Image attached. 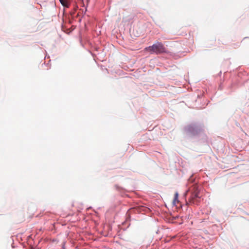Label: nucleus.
Listing matches in <instances>:
<instances>
[{"label": "nucleus", "instance_id": "nucleus-2", "mask_svg": "<svg viewBox=\"0 0 249 249\" xmlns=\"http://www.w3.org/2000/svg\"><path fill=\"white\" fill-rule=\"evenodd\" d=\"M199 191L196 189L194 192H193L189 198V202L191 204H197L200 201V197L199 196Z\"/></svg>", "mask_w": 249, "mask_h": 249}, {"label": "nucleus", "instance_id": "nucleus-1", "mask_svg": "<svg viewBox=\"0 0 249 249\" xmlns=\"http://www.w3.org/2000/svg\"><path fill=\"white\" fill-rule=\"evenodd\" d=\"M145 50L151 53L159 54L165 52L166 49L163 44L159 42L154 43L153 45L146 47Z\"/></svg>", "mask_w": 249, "mask_h": 249}, {"label": "nucleus", "instance_id": "nucleus-4", "mask_svg": "<svg viewBox=\"0 0 249 249\" xmlns=\"http://www.w3.org/2000/svg\"><path fill=\"white\" fill-rule=\"evenodd\" d=\"M59 1L63 6L66 7H69V4L67 0H59Z\"/></svg>", "mask_w": 249, "mask_h": 249}, {"label": "nucleus", "instance_id": "nucleus-5", "mask_svg": "<svg viewBox=\"0 0 249 249\" xmlns=\"http://www.w3.org/2000/svg\"><path fill=\"white\" fill-rule=\"evenodd\" d=\"M178 194L177 193H176L175 195V197H174V199L173 200V203L174 204H176L177 202H178Z\"/></svg>", "mask_w": 249, "mask_h": 249}, {"label": "nucleus", "instance_id": "nucleus-3", "mask_svg": "<svg viewBox=\"0 0 249 249\" xmlns=\"http://www.w3.org/2000/svg\"><path fill=\"white\" fill-rule=\"evenodd\" d=\"M187 129L188 132L192 135H195L198 133V129L195 125H189Z\"/></svg>", "mask_w": 249, "mask_h": 249}]
</instances>
